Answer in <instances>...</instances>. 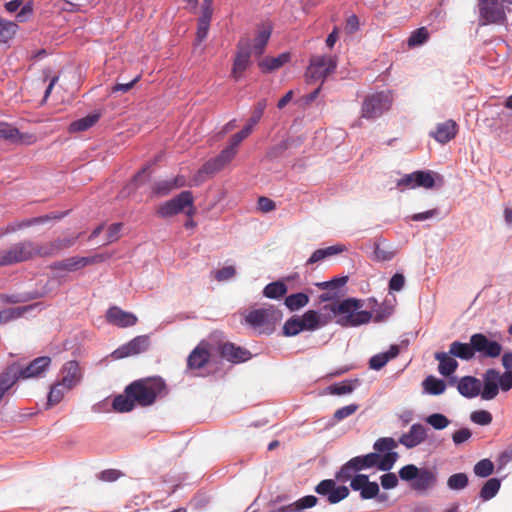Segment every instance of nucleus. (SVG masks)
I'll use <instances>...</instances> for the list:
<instances>
[{"instance_id":"6e6d98bb","label":"nucleus","mask_w":512,"mask_h":512,"mask_svg":"<svg viewBox=\"0 0 512 512\" xmlns=\"http://www.w3.org/2000/svg\"><path fill=\"white\" fill-rule=\"evenodd\" d=\"M216 172L215 171H210L208 169H206V163L194 174V176L192 177L190 183H189V186L192 187V186H199L200 184H202L204 181H206L207 177L208 176H211L213 174H215Z\"/></svg>"},{"instance_id":"de8ad7c7","label":"nucleus","mask_w":512,"mask_h":512,"mask_svg":"<svg viewBox=\"0 0 512 512\" xmlns=\"http://www.w3.org/2000/svg\"><path fill=\"white\" fill-rule=\"evenodd\" d=\"M68 390H65V388H63L62 384L60 381L56 382L54 385H52L50 391H49V394H48V403L50 405H55V404H58L61 402V400L63 399L64 397V394L67 392Z\"/></svg>"},{"instance_id":"423d86ee","label":"nucleus","mask_w":512,"mask_h":512,"mask_svg":"<svg viewBox=\"0 0 512 512\" xmlns=\"http://www.w3.org/2000/svg\"><path fill=\"white\" fill-rule=\"evenodd\" d=\"M184 212L188 217L196 213L194 197L191 191H182L176 197L158 206L156 214L161 218H168Z\"/></svg>"},{"instance_id":"72a5a7b5","label":"nucleus","mask_w":512,"mask_h":512,"mask_svg":"<svg viewBox=\"0 0 512 512\" xmlns=\"http://www.w3.org/2000/svg\"><path fill=\"white\" fill-rule=\"evenodd\" d=\"M18 25L6 19H0V44H7L16 34Z\"/></svg>"},{"instance_id":"5fc2aeb1","label":"nucleus","mask_w":512,"mask_h":512,"mask_svg":"<svg viewBox=\"0 0 512 512\" xmlns=\"http://www.w3.org/2000/svg\"><path fill=\"white\" fill-rule=\"evenodd\" d=\"M175 188L172 184L171 179L161 180L153 185L152 191L158 196H166Z\"/></svg>"},{"instance_id":"6e6552de","label":"nucleus","mask_w":512,"mask_h":512,"mask_svg":"<svg viewBox=\"0 0 512 512\" xmlns=\"http://www.w3.org/2000/svg\"><path fill=\"white\" fill-rule=\"evenodd\" d=\"M33 242L30 240L13 244L8 249L0 251V267L28 261L33 258Z\"/></svg>"},{"instance_id":"4468645a","label":"nucleus","mask_w":512,"mask_h":512,"mask_svg":"<svg viewBox=\"0 0 512 512\" xmlns=\"http://www.w3.org/2000/svg\"><path fill=\"white\" fill-rule=\"evenodd\" d=\"M0 139L13 144L31 145L36 142L37 137L32 133H22L6 122H0Z\"/></svg>"},{"instance_id":"8fccbe9b","label":"nucleus","mask_w":512,"mask_h":512,"mask_svg":"<svg viewBox=\"0 0 512 512\" xmlns=\"http://www.w3.org/2000/svg\"><path fill=\"white\" fill-rule=\"evenodd\" d=\"M426 422L429 425H431L433 428H435L437 430H442V429H445L449 425L450 420L443 414L434 413V414L429 415L426 418Z\"/></svg>"},{"instance_id":"58836bf2","label":"nucleus","mask_w":512,"mask_h":512,"mask_svg":"<svg viewBox=\"0 0 512 512\" xmlns=\"http://www.w3.org/2000/svg\"><path fill=\"white\" fill-rule=\"evenodd\" d=\"M287 292V286L281 281H275L265 286L263 295L270 299H279Z\"/></svg>"},{"instance_id":"0e129e2a","label":"nucleus","mask_w":512,"mask_h":512,"mask_svg":"<svg viewBox=\"0 0 512 512\" xmlns=\"http://www.w3.org/2000/svg\"><path fill=\"white\" fill-rule=\"evenodd\" d=\"M252 132L251 125H245L244 128L239 131L238 133L234 134L230 139V145L237 147L240 145V143L247 138Z\"/></svg>"},{"instance_id":"dca6fc26","label":"nucleus","mask_w":512,"mask_h":512,"mask_svg":"<svg viewBox=\"0 0 512 512\" xmlns=\"http://www.w3.org/2000/svg\"><path fill=\"white\" fill-rule=\"evenodd\" d=\"M61 379L59 380L65 390H71L77 386L82 379V370L79 363L75 360L66 362L60 370Z\"/></svg>"},{"instance_id":"6ab92c4d","label":"nucleus","mask_w":512,"mask_h":512,"mask_svg":"<svg viewBox=\"0 0 512 512\" xmlns=\"http://www.w3.org/2000/svg\"><path fill=\"white\" fill-rule=\"evenodd\" d=\"M106 318L109 323L121 328L134 326L138 321L136 315L123 311L116 306L108 309Z\"/></svg>"},{"instance_id":"13d9d810","label":"nucleus","mask_w":512,"mask_h":512,"mask_svg":"<svg viewBox=\"0 0 512 512\" xmlns=\"http://www.w3.org/2000/svg\"><path fill=\"white\" fill-rule=\"evenodd\" d=\"M335 485L336 482L332 479L322 480L315 487V492L321 496H327L328 499Z\"/></svg>"},{"instance_id":"69168bd1","label":"nucleus","mask_w":512,"mask_h":512,"mask_svg":"<svg viewBox=\"0 0 512 512\" xmlns=\"http://www.w3.org/2000/svg\"><path fill=\"white\" fill-rule=\"evenodd\" d=\"M298 317L294 316L288 319L283 326V333L285 336H295L299 334L298 330Z\"/></svg>"},{"instance_id":"ea45409f","label":"nucleus","mask_w":512,"mask_h":512,"mask_svg":"<svg viewBox=\"0 0 512 512\" xmlns=\"http://www.w3.org/2000/svg\"><path fill=\"white\" fill-rule=\"evenodd\" d=\"M416 179V187L431 189L435 185V173L433 171H415L413 172Z\"/></svg>"},{"instance_id":"1a4fd4ad","label":"nucleus","mask_w":512,"mask_h":512,"mask_svg":"<svg viewBox=\"0 0 512 512\" xmlns=\"http://www.w3.org/2000/svg\"><path fill=\"white\" fill-rule=\"evenodd\" d=\"M392 104V97L389 92H378L368 95L362 104V117L373 119L387 111Z\"/></svg>"},{"instance_id":"5701e85b","label":"nucleus","mask_w":512,"mask_h":512,"mask_svg":"<svg viewBox=\"0 0 512 512\" xmlns=\"http://www.w3.org/2000/svg\"><path fill=\"white\" fill-rule=\"evenodd\" d=\"M458 132V125L453 120H447L436 126L434 132H431V136L439 143L446 144L450 140L454 139Z\"/></svg>"},{"instance_id":"f704fd0d","label":"nucleus","mask_w":512,"mask_h":512,"mask_svg":"<svg viewBox=\"0 0 512 512\" xmlns=\"http://www.w3.org/2000/svg\"><path fill=\"white\" fill-rule=\"evenodd\" d=\"M284 303L290 311H296L309 303V296L302 292L291 294L285 298Z\"/></svg>"},{"instance_id":"f8f14e48","label":"nucleus","mask_w":512,"mask_h":512,"mask_svg":"<svg viewBox=\"0 0 512 512\" xmlns=\"http://www.w3.org/2000/svg\"><path fill=\"white\" fill-rule=\"evenodd\" d=\"M471 341L475 355L478 353L482 358H497L502 353V345L495 341L490 340L483 333H475L471 335Z\"/></svg>"},{"instance_id":"393cba45","label":"nucleus","mask_w":512,"mask_h":512,"mask_svg":"<svg viewBox=\"0 0 512 512\" xmlns=\"http://www.w3.org/2000/svg\"><path fill=\"white\" fill-rule=\"evenodd\" d=\"M21 379L19 375V363H13L9 365L1 374H0V401L4 397L5 393L17 382V380Z\"/></svg>"},{"instance_id":"2eb2a0df","label":"nucleus","mask_w":512,"mask_h":512,"mask_svg":"<svg viewBox=\"0 0 512 512\" xmlns=\"http://www.w3.org/2000/svg\"><path fill=\"white\" fill-rule=\"evenodd\" d=\"M211 358V345L207 341H201L189 354L187 368L190 370L205 367Z\"/></svg>"},{"instance_id":"c03bdc74","label":"nucleus","mask_w":512,"mask_h":512,"mask_svg":"<svg viewBox=\"0 0 512 512\" xmlns=\"http://www.w3.org/2000/svg\"><path fill=\"white\" fill-rule=\"evenodd\" d=\"M27 310V307H14L0 310V324H5L21 317Z\"/></svg>"},{"instance_id":"f03ea898","label":"nucleus","mask_w":512,"mask_h":512,"mask_svg":"<svg viewBox=\"0 0 512 512\" xmlns=\"http://www.w3.org/2000/svg\"><path fill=\"white\" fill-rule=\"evenodd\" d=\"M362 306L361 300L349 298L338 304L325 305L324 308L339 316L337 323L341 326L353 327L368 323L372 317L370 312L360 311Z\"/></svg>"},{"instance_id":"e433bc0d","label":"nucleus","mask_w":512,"mask_h":512,"mask_svg":"<svg viewBox=\"0 0 512 512\" xmlns=\"http://www.w3.org/2000/svg\"><path fill=\"white\" fill-rule=\"evenodd\" d=\"M302 318L306 325L307 331H314L324 325L327 324L326 320H323L319 313L315 310H308L303 315Z\"/></svg>"},{"instance_id":"f257e3e1","label":"nucleus","mask_w":512,"mask_h":512,"mask_svg":"<svg viewBox=\"0 0 512 512\" xmlns=\"http://www.w3.org/2000/svg\"><path fill=\"white\" fill-rule=\"evenodd\" d=\"M167 394V387L161 377H147L133 381L116 396L112 407L120 413L130 412L135 406L148 407Z\"/></svg>"},{"instance_id":"c756f323","label":"nucleus","mask_w":512,"mask_h":512,"mask_svg":"<svg viewBox=\"0 0 512 512\" xmlns=\"http://www.w3.org/2000/svg\"><path fill=\"white\" fill-rule=\"evenodd\" d=\"M290 58V54L285 52L278 55L277 57L267 56L263 58L258 65L262 72L268 73L281 68L283 65L290 61Z\"/></svg>"},{"instance_id":"aec40b11","label":"nucleus","mask_w":512,"mask_h":512,"mask_svg":"<svg viewBox=\"0 0 512 512\" xmlns=\"http://www.w3.org/2000/svg\"><path fill=\"white\" fill-rule=\"evenodd\" d=\"M51 364V358L48 356H41L34 359L26 367L19 364V375L21 379H28L41 375Z\"/></svg>"},{"instance_id":"338daca9","label":"nucleus","mask_w":512,"mask_h":512,"mask_svg":"<svg viewBox=\"0 0 512 512\" xmlns=\"http://www.w3.org/2000/svg\"><path fill=\"white\" fill-rule=\"evenodd\" d=\"M236 273V270L233 266H225L221 269L214 271V277L217 281H226L231 279Z\"/></svg>"},{"instance_id":"7ed1b4c3","label":"nucleus","mask_w":512,"mask_h":512,"mask_svg":"<svg viewBox=\"0 0 512 512\" xmlns=\"http://www.w3.org/2000/svg\"><path fill=\"white\" fill-rule=\"evenodd\" d=\"M281 319L282 312L272 305L252 309L245 315V323L260 334L271 333Z\"/></svg>"},{"instance_id":"b1692460","label":"nucleus","mask_w":512,"mask_h":512,"mask_svg":"<svg viewBox=\"0 0 512 512\" xmlns=\"http://www.w3.org/2000/svg\"><path fill=\"white\" fill-rule=\"evenodd\" d=\"M426 438V429L421 424H413L408 433L399 438V442L406 448H414L421 444Z\"/></svg>"},{"instance_id":"0eeeda50","label":"nucleus","mask_w":512,"mask_h":512,"mask_svg":"<svg viewBox=\"0 0 512 512\" xmlns=\"http://www.w3.org/2000/svg\"><path fill=\"white\" fill-rule=\"evenodd\" d=\"M398 454L396 452L385 453L382 457L378 453H369L363 456L354 457L351 464L357 471L363 469L377 467L381 471H389L397 461Z\"/></svg>"},{"instance_id":"09e8293b","label":"nucleus","mask_w":512,"mask_h":512,"mask_svg":"<svg viewBox=\"0 0 512 512\" xmlns=\"http://www.w3.org/2000/svg\"><path fill=\"white\" fill-rule=\"evenodd\" d=\"M373 254L376 261H390L395 256V251L382 246L380 242H376Z\"/></svg>"},{"instance_id":"39448f33","label":"nucleus","mask_w":512,"mask_h":512,"mask_svg":"<svg viewBox=\"0 0 512 512\" xmlns=\"http://www.w3.org/2000/svg\"><path fill=\"white\" fill-rule=\"evenodd\" d=\"M477 10L479 15V25H507V12L510 8H506L499 0H477Z\"/></svg>"},{"instance_id":"f3484780","label":"nucleus","mask_w":512,"mask_h":512,"mask_svg":"<svg viewBox=\"0 0 512 512\" xmlns=\"http://www.w3.org/2000/svg\"><path fill=\"white\" fill-rule=\"evenodd\" d=\"M103 259L104 257L101 255L94 257H70L62 261L54 262L50 265V268L53 270L75 271L86 265L102 261Z\"/></svg>"},{"instance_id":"a878e982","label":"nucleus","mask_w":512,"mask_h":512,"mask_svg":"<svg viewBox=\"0 0 512 512\" xmlns=\"http://www.w3.org/2000/svg\"><path fill=\"white\" fill-rule=\"evenodd\" d=\"M237 149L232 145H228L221 153L209 161L206 162V169L210 171L218 172L222 170L231 160L235 157Z\"/></svg>"},{"instance_id":"864d4df0","label":"nucleus","mask_w":512,"mask_h":512,"mask_svg":"<svg viewBox=\"0 0 512 512\" xmlns=\"http://www.w3.org/2000/svg\"><path fill=\"white\" fill-rule=\"evenodd\" d=\"M349 495V489L346 486H334V489L332 490L331 494L329 495V498L327 501L330 504H336L340 501L346 499Z\"/></svg>"},{"instance_id":"774afa93","label":"nucleus","mask_w":512,"mask_h":512,"mask_svg":"<svg viewBox=\"0 0 512 512\" xmlns=\"http://www.w3.org/2000/svg\"><path fill=\"white\" fill-rule=\"evenodd\" d=\"M472 436V432L469 428H461L452 434V440L455 445H460L468 441Z\"/></svg>"},{"instance_id":"c85d7f7f","label":"nucleus","mask_w":512,"mask_h":512,"mask_svg":"<svg viewBox=\"0 0 512 512\" xmlns=\"http://www.w3.org/2000/svg\"><path fill=\"white\" fill-rule=\"evenodd\" d=\"M449 354L464 361H470L475 357L472 341L463 343L454 341L449 346Z\"/></svg>"},{"instance_id":"473e14b6","label":"nucleus","mask_w":512,"mask_h":512,"mask_svg":"<svg viewBox=\"0 0 512 512\" xmlns=\"http://www.w3.org/2000/svg\"><path fill=\"white\" fill-rule=\"evenodd\" d=\"M100 113H91L81 119L73 121L69 126L70 132H82L86 131L94 126L100 119Z\"/></svg>"},{"instance_id":"603ef678","label":"nucleus","mask_w":512,"mask_h":512,"mask_svg":"<svg viewBox=\"0 0 512 512\" xmlns=\"http://www.w3.org/2000/svg\"><path fill=\"white\" fill-rule=\"evenodd\" d=\"M470 419L478 425L486 426L492 422L493 417L492 414L486 410H477L471 413Z\"/></svg>"},{"instance_id":"9b49d317","label":"nucleus","mask_w":512,"mask_h":512,"mask_svg":"<svg viewBox=\"0 0 512 512\" xmlns=\"http://www.w3.org/2000/svg\"><path fill=\"white\" fill-rule=\"evenodd\" d=\"M251 65V41L247 37H243L237 44V52L233 61L231 77L238 81L242 78L243 73Z\"/></svg>"},{"instance_id":"680f3d73","label":"nucleus","mask_w":512,"mask_h":512,"mask_svg":"<svg viewBox=\"0 0 512 512\" xmlns=\"http://www.w3.org/2000/svg\"><path fill=\"white\" fill-rule=\"evenodd\" d=\"M379 493V485L376 482H370L363 487L360 496L362 499H372L378 496Z\"/></svg>"},{"instance_id":"c9c22d12","label":"nucleus","mask_w":512,"mask_h":512,"mask_svg":"<svg viewBox=\"0 0 512 512\" xmlns=\"http://www.w3.org/2000/svg\"><path fill=\"white\" fill-rule=\"evenodd\" d=\"M424 390L431 395H440L444 393L446 384L443 380L438 379L432 375L425 378L423 381Z\"/></svg>"},{"instance_id":"bb28decb","label":"nucleus","mask_w":512,"mask_h":512,"mask_svg":"<svg viewBox=\"0 0 512 512\" xmlns=\"http://www.w3.org/2000/svg\"><path fill=\"white\" fill-rule=\"evenodd\" d=\"M480 381L473 376H465L460 379L457 389L461 395L467 398H473L481 395Z\"/></svg>"},{"instance_id":"49530a36","label":"nucleus","mask_w":512,"mask_h":512,"mask_svg":"<svg viewBox=\"0 0 512 512\" xmlns=\"http://www.w3.org/2000/svg\"><path fill=\"white\" fill-rule=\"evenodd\" d=\"M494 471V465L491 460L489 459H482L479 462H477L474 466V473L478 477H488L490 476Z\"/></svg>"},{"instance_id":"20e7f679","label":"nucleus","mask_w":512,"mask_h":512,"mask_svg":"<svg viewBox=\"0 0 512 512\" xmlns=\"http://www.w3.org/2000/svg\"><path fill=\"white\" fill-rule=\"evenodd\" d=\"M512 388V371L500 373L497 369L489 368L483 374V388L481 398L484 400H492L496 398L499 389L504 392Z\"/></svg>"},{"instance_id":"bf43d9fd","label":"nucleus","mask_w":512,"mask_h":512,"mask_svg":"<svg viewBox=\"0 0 512 512\" xmlns=\"http://www.w3.org/2000/svg\"><path fill=\"white\" fill-rule=\"evenodd\" d=\"M359 406L357 404H350L344 407L337 409L333 415L336 421H342L343 419L353 415Z\"/></svg>"},{"instance_id":"4d7b16f0","label":"nucleus","mask_w":512,"mask_h":512,"mask_svg":"<svg viewBox=\"0 0 512 512\" xmlns=\"http://www.w3.org/2000/svg\"><path fill=\"white\" fill-rule=\"evenodd\" d=\"M419 468L413 464L403 466L399 470V477L404 481H414L419 474Z\"/></svg>"},{"instance_id":"a211bd4d","label":"nucleus","mask_w":512,"mask_h":512,"mask_svg":"<svg viewBox=\"0 0 512 512\" xmlns=\"http://www.w3.org/2000/svg\"><path fill=\"white\" fill-rule=\"evenodd\" d=\"M218 352L222 358L232 363L244 362L251 356L248 350L230 342L219 345Z\"/></svg>"},{"instance_id":"a19ab883","label":"nucleus","mask_w":512,"mask_h":512,"mask_svg":"<svg viewBox=\"0 0 512 512\" xmlns=\"http://www.w3.org/2000/svg\"><path fill=\"white\" fill-rule=\"evenodd\" d=\"M56 248L54 246V242L50 241L43 244H37L33 242V251L32 256L33 258L38 257H52L57 255Z\"/></svg>"},{"instance_id":"4c0bfd02","label":"nucleus","mask_w":512,"mask_h":512,"mask_svg":"<svg viewBox=\"0 0 512 512\" xmlns=\"http://www.w3.org/2000/svg\"><path fill=\"white\" fill-rule=\"evenodd\" d=\"M501 487V481L498 478L488 479L480 490L479 496L484 500L488 501L496 496Z\"/></svg>"},{"instance_id":"37998d69","label":"nucleus","mask_w":512,"mask_h":512,"mask_svg":"<svg viewBox=\"0 0 512 512\" xmlns=\"http://www.w3.org/2000/svg\"><path fill=\"white\" fill-rule=\"evenodd\" d=\"M397 442L391 437H382L375 441L373 448L379 453H392L393 450L397 447Z\"/></svg>"},{"instance_id":"3c124183","label":"nucleus","mask_w":512,"mask_h":512,"mask_svg":"<svg viewBox=\"0 0 512 512\" xmlns=\"http://www.w3.org/2000/svg\"><path fill=\"white\" fill-rule=\"evenodd\" d=\"M358 472L353 464H351V460L346 462L341 469L336 473V479L341 482H346L353 478V475Z\"/></svg>"},{"instance_id":"e2e57ef3","label":"nucleus","mask_w":512,"mask_h":512,"mask_svg":"<svg viewBox=\"0 0 512 512\" xmlns=\"http://www.w3.org/2000/svg\"><path fill=\"white\" fill-rule=\"evenodd\" d=\"M317 502H318L317 497H315L314 495H307V496H304V497L298 499L294 503V506L297 510H303V509L314 507L317 504Z\"/></svg>"},{"instance_id":"cd10ccee","label":"nucleus","mask_w":512,"mask_h":512,"mask_svg":"<svg viewBox=\"0 0 512 512\" xmlns=\"http://www.w3.org/2000/svg\"><path fill=\"white\" fill-rule=\"evenodd\" d=\"M434 357L439 362L438 371L443 376H450L458 368V362L449 352H436Z\"/></svg>"},{"instance_id":"4be33fe9","label":"nucleus","mask_w":512,"mask_h":512,"mask_svg":"<svg viewBox=\"0 0 512 512\" xmlns=\"http://www.w3.org/2000/svg\"><path fill=\"white\" fill-rule=\"evenodd\" d=\"M436 482V473L430 469L423 468L419 470L418 476L411 483V488L418 493H425L432 489Z\"/></svg>"},{"instance_id":"79ce46f5","label":"nucleus","mask_w":512,"mask_h":512,"mask_svg":"<svg viewBox=\"0 0 512 512\" xmlns=\"http://www.w3.org/2000/svg\"><path fill=\"white\" fill-rule=\"evenodd\" d=\"M429 31L426 27L414 30L408 38L407 44L410 48L423 45L429 39Z\"/></svg>"},{"instance_id":"7c9ffc66","label":"nucleus","mask_w":512,"mask_h":512,"mask_svg":"<svg viewBox=\"0 0 512 512\" xmlns=\"http://www.w3.org/2000/svg\"><path fill=\"white\" fill-rule=\"evenodd\" d=\"M399 354V346L392 345L387 352L374 355L369 360V367L373 370H380L389 360L394 359Z\"/></svg>"},{"instance_id":"9d476101","label":"nucleus","mask_w":512,"mask_h":512,"mask_svg":"<svg viewBox=\"0 0 512 512\" xmlns=\"http://www.w3.org/2000/svg\"><path fill=\"white\" fill-rule=\"evenodd\" d=\"M337 67L336 57L331 55L312 56L307 68L306 76L312 80H324L333 73Z\"/></svg>"},{"instance_id":"412c9836","label":"nucleus","mask_w":512,"mask_h":512,"mask_svg":"<svg viewBox=\"0 0 512 512\" xmlns=\"http://www.w3.org/2000/svg\"><path fill=\"white\" fill-rule=\"evenodd\" d=\"M273 26L271 23H263L257 28L256 35L251 43V52L253 51L256 56H261L265 47L271 37Z\"/></svg>"},{"instance_id":"ddd939ff","label":"nucleus","mask_w":512,"mask_h":512,"mask_svg":"<svg viewBox=\"0 0 512 512\" xmlns=\"http://www.w3.org/2000/svg\"><path fill=\"white\" fill-rule=\"evenodd\" d=\"M150 347V338L148 335H140L132 340H130L128 343L120 346L117 348L113 353L112 356L115 359H122L134 355H138L140 353L146 352Z\"/></svg>"},{"instance_id":"2f4dec72","label":"nucleus","mask_w":512,"mask_h":512,"mask_svg":"<svg viewBox=\"0 0 512 512\" xmlns=\"http://www.w3.org/2000/svg\"><path fill=\"white\" fill-rule=\"evenodd\" d=\"M345 250V247L343 245H333L329 246L323 249H317L315 250L310 258L307 260V265H312L314 263H317L321 260H324L327 257L339 254Z\"/></svg>"},{"instance_id":"052dcab7","label":"nucleus","mask_w":512,"mask_h":512,"mask_svg":"<svg viewBox=\"0 0 512 512\" xmlns=\"http://www.w3.org/2000/svg\"><path fill=\"white\" fill-rule=\"evenodd\" d=\"M79 236L80 234H77L73 237H64L53 240L57 253L73 246Z\"/></svg>"},{"instance_id":"a18cd8bd","label":"nucleus","mask_w":512,"mask_h":512,"mask_svg":"<svg viewBox=\"0 0 512 512\" xmlns=\"http://www.w3.org/2000/svg\"><path fill=\"white\" fill-rule=\"evenodd\" d=\"M468 476L465 473H455L451 475L447 480V486L451 490H462L468 485Z\"/></svg>"}]
</instances>
